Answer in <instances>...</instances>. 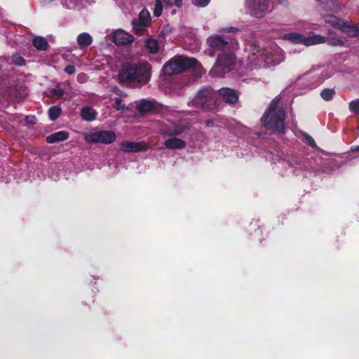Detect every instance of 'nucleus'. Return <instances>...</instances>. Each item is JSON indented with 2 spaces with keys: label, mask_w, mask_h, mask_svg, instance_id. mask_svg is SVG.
Masks as SVG:
<instances>
[{
  "label": "nucleus",
  "mask_w": 359,
  "mask_h": 359,
  "mask_svg": "<svg viewBox=\"0 0 359 359\" xmlns=\"http://www.w3.org/2000/svg\"><path fill=\"white\" fill-rule=\"evenodd\" d=\"M245 49L248 53L247 65L250 69L271 67L284 60V55L280 48L261 49L255 43H249Z\"/></svg>",
  "instance_id": "nucleus-1"
},
{
  "label": "nucleus",
  "mask_w": 359,
  "mask_h": 359,
  "mask_svg": "<svg viewBox=\"0 0 359 359\" xmlns=\"http://www.w3.org/2000/svg\"><path fill=\"white\" fill-rule=\"evenodd\" d=\"M150 72L151 67L148 63L126 65L120 70L118 77L122 83L143 86L149 82Z\"/></svg>",
  "instance_id": "nucleus-2"
},
{
  "label": "nucleus",
  "mask_w": 359,
  "mask_h": 359,
  "mask_svg": "<svg viewBox=\"0 0 359 359\" xmlns=\"http://www.w3.org/2000/svg\"><path fill=\"white\" fill-rule=\"evenodd\" d=\"M279 99H273L267 111L262 116L261 121L266 129L271 130L278 133H284L285 111L282 108H278Z\"/></svg>",
  "instance_id": "nucleus-3"
},
{
  "label": "nucleus",
  "mask_w": 359,
  "mask_h": 359,
  "mask_svg": "<svg viewBox=\"0 0 359 359\" xmlns=\"http://www.w3.org/2000/svg\"><path fill=\"white\" fill-rule=\"evenodd\" d=\"M235 50L229 49L219 54L210 73L212 76H220L231 70L236 65Z\"/></svg>",
  "instance_id": "nucleus-4"
},
{
  "label": "nucleus",
  "mask_w": 359,
  "mask_h": 359,
  "mask_svg": "<svg viewBox=\"0 0 359 359\" xmlns=\"http://www.w3.org/2000/svg\"><path fill=\"white\" fill-rule=\"evenodd\" d=\"M197 65V60L193 57L177 56L165 63L163 72L165 75L179 74L185 69Z\"/></svg>",
  "instance_id": "nucleus-5"
},
{
  "label": "nucleus",
  "mask_w": 359,
  "mask_h": 359,
  "mask_svg": "<svg viewBox=\"0 0 359 359\" xmlns=\"http://www.w3.org/2000/svg\"><path fill=\"white\" fill-rule=\"evenodd\" d=\"M326 24L331 27L339 29L347 36L353 38L359 36V27L353 25L348 20H344L333 15L324 16Z\"/></svg>",
  "instance_id": "nucleus-6"
},
{
  "label": "nucleus",
  "mask_w": 359,
  "mask_h": 359,
  "mask_svg": "<svg viewBox=\"0 0 359 359\" xmlns=\"http://www.w3.org/2000/svg\"><path fill=\"white\" fill-rule=\"evenodd\" d=\"M207 43L210 48L222 53L229 49L237 50L238 43L236 40L229 37H223L219 34H213L207 39Z\"/></svg>",
  "instance_id": "nucleus-7"
},
{
  "label": "nucleus",
  "mask_w": 359,
  "mask_h": 359,
  "mask_svg": "<svg viewBox=\"0 0 359 359\" xmlns=\"http://www.w3.org/2000/svg\"><path fill=\"white\" fill-rule=\"evenodd\" d=\"M280 4H285L286 0H277ZM246 7L256 18L263 17L271 9L269 0H246Z\"/></svg>",
  "instance_id": "nucleus-8"
},
{
  "label": "nucleus",
  "mask_w": 359,
  "mask_h": 359,
  "mask_svg": "<svg viewBox=\"0 0 359 359\" xmlns=\"http://www.w3.org/2000/svg\"><path fill=\"white\" fill-rule=\"evenodd\" d=\"M215 103V93L212 89L199 90L189 105L196 107H210Z\"/></svg>",
  "instance_id": "nucleus-9"
},
{
  "label": "nucleus",
  "mask_w": 359,
  "mask_h": 359,
  "mask_svg": "<svg viewBox=\"0 0 359 359\" xmlns=\"http://www.w3.org/2000/svg\"><path fill=\"white\" fill-rule=\"evenodd\" d=\"M149 146L144 142H134L123 141L120 144V149L123 152H138L147 150Z\"/></svg>",
  "instance_id": "nucleus-10"
},
{
  "label": "nucleus",
  "mask_w": 359,
  "mask_h": 359,
  "mask_svg": "<svg viewBox=\"0 0 359 359\" xmlns=\"http://www.w3.org/2000/svg\"><path fill=\"white\" fill-rule=\"evenodd\" d=\"M133 41V36L122 29H118L113 34V41L116 45H128Z\"/></svg>",
  "instance_id": "nucleus-11"
},
{
  "label": "nucleus",
  "mask_w": 359,
  "mask_h": 359,
  "mask_svg": "<svg viewBox=\"0 0 359 359\" xmlns=\"http://www.w3.org/2000/svg\"><path fill=\"white\" fill-rule=\"evenodd\" d=\"M151 20V15L147 10H142L140 15L138 21L133 23V28L137 32H140L144 27H147Z\"/></svg>",
  "instance_id": "nucleus-12"
},
{
  "label": "nucleus",
  "mask_w": 359,
  "mask_h": 359,
  "mask_svg": "<svg viewBox=\"0 0 359 359\" xmlns=\"http://www.w3.org/2000/svg\"><path fill=\"white\" fill-rule=\"evenodd\" d=\"M155 1L154 15L156 17H159L162 14L163 3L168 6H176L180 7L182 6V0H155Z\"/></svg>",
  "instance_id": "nucleus-13"
},
{
  "label": "nucleus",
  "mask_w": 359,
  "mask_h": 359,
  "mask_svg": "<svg viewBox=\"0 0 359 359\" xmlns=\"http://www.w3.org/2000/svg\"><path fill=\"white\" fill-rule=\"evenodd\" d=\"M219 94L226 103L233 104L238 100V93L234 90L229 88H221L219 90Z\"/></svg>",
  "instance_id": "nucleus-14"
},
{
  "label": "nucleus",
  "mask_w": 359,
  "mask_h": 359,
  "mask_svg": "<svg viewBox=\"0 0 359 359\" xmlns=\"http://www.w3.org/2000/svg\"><path fill=\"white\" fill-rule=\"evenodd\" d=\"M320 7L323 10L331 12H338L340 6L337 0H320Z\"/></svg>",
  "instance_id": "nucleus-15"
},
{
  "label": "nucleus",
  "mask_w": 359,
  "mask_h": 359,
  "mask_svg": "<svg viewBox=\"0 0 359 359\" xmlns=\"http://www.w3.org/2000/svg\"><path fill=\"white\" fill-rule=\"evenodd\" d=\"M116 136H85L86 141L88 142H100L110 144L115 141Z\"/></svg>",
  "instance_id": "nucleus-16"
},
{
  "label": "nucleus",
  "mask_w": 359,
  "mask_h": 359,
  "mask_svg": "<svg viewBox=\"0 0 359 359\" xmlns=\"http://www.w3.org/2000/svg\"><path fill=\"white\" fill-rule=\"evenodd\" d=\"M185 144H186L184 140L177 138L175 136L168 139L165 142V147L171 149L184 148L185 147Z\"/></svg>",
  "instance_id": "nucleus-17"
},
{
  "label": "nucleus",
  "mask_w": 359,
  "mask_h": 359,
  "mask_svg": "<svg viewBox=\"0 0 359 359\" xmlns=\"http://www.w3.org/2000/svg\"><path fill=\"white\" fill-rule=\"evenodd\" d=\"M326 41L325 37L320 34H313L307 37L304 36V45L306 46L324 43Z\"/></svg>",
  "instance_id": "nucleus-18"
},
{
  "label": "nucleus",
  "mask_w": 359,
  "mask_h": 359,
  "mask_svg": "<svg viewBox=\"0 0 359 359\" xmlns=\"http://www.w3.org/2000/svg\"><path fill=\"white\" fill-rule=\"evenodd\" d=\"M283 39L292 43L304 44V36L297 32H290L285 34Z\"/></svg>",
  "instance_id": "nucleus-19"
},
{
  "label": "nucleus",
  "mask_w": 359,
  "mask_h": 359,
  "mask_svg": "<svg viewBox=\"0 0 359 359\" xmlns=\"http://www.w3.org/2000/svg\"><path fill=\"white\" fill-rule=\"evenodd\" d=\"M92 42L93 38L88 33L83 32L77 36V43L82 48L90 46Z\"/></svg>",
  "instance_id": "nucleus-20"
},
{
  "label": "nucleus",
  "mask_w": 359,
  "mask_h": 359,
  "mask_svg": "<svg viewBox=\"0 0 359 359\" xmlns=\"http://www.w3.org/2000/svg\"><path fill=\"white\" fill-rule=\"evenodd\" d=\"M137 108L140 112H149L154 109V104L151 101L144 100L137 104Z\"/></svg>",
  "instance_id": "nucleus-21"
},
{
  "label": "nucleus",
  "mask_w": 359,
  "mask_h": 359,
  "mask_svg": "<svg viewBox=\"0 0 359 359\" xmlns=\"http://www.w3.org/2000/svg\"><path fill=\"white\" fill-rule=\"evenodd\" d=\"M34 46L41 50H45L48 47L47 40L42 36H36L32 41Z\"/></svg>",
  "instance_id": "nucleus-22"
},
{
  "label": "nucleus",
  "mask_w": 359,
  "mask_h": 359,
  "mask_svg": "<svg viewBox=\"0 0 359 359\" xmlns=\"http://www.w3.org/2000/svg\"><path fill=\"white\" fill-rule=\"evenodd\" d=\"M81 117L88 121L95 119L96 116V111L90 107H84L81 111Z\"/></svg>",
  "instance_id": "nucleus-23"
},
{
  "label": "nucleus",
  "mask_w": 359,
  "mask_h": 359,
  "mask_svg": "<svg viewBox=\"0 0 359 359\" xmlns=\"http://www.w3.org/2000/svg\"><path fill=\"white\" fill-rule=\"evenodd\" d=\"M147 49L152 53H156L159 50V45L158 41L154 39H149L145 43Z\"/></svg>",
  "instance_id": "nucleus-24"
},
{
  "label": "nucleus",
  "mask_w": 359,
  "mask_h": 359,
  "mask_svg": "<svg viewBox=\"0 0 359 359\" xmlns=\"http://www.w3.org/2000/svg\"><path fill=\"white\" fill-rule=\"evenodd\" d=\"M335 95V90L333 88H325L320 93L321 97L325 101H330Z\"/></svg>",
  "instance_id": "nucleus-25"
},
{
  "label": "nucleus",
  "mask_w": 359,
  "mask_h": 359,
  "mask_svg": "<svg viewBox=\"0 0 359 359\" xmlns=\"http://www.w3.org/2000/svg\"><path fill=\"white\" fill-rule=\"evenodd\" d=\"M61 113V109L58 107H53L48 111V115L52 121L57 119Z\"/></svg>",
  "instance_id": "nucleus-26"
},
{
  "label": "nucleus",
  "mask_w": 359,
  "mask_h": 359,
  "mask_svg": "<svg viewBox=\"0 0 359 359\" xmlns=\"http://www.w3.org/2000/svg\"><path fill=\"white\" fill-rule=\"evenodd\" d=\"M67 136H47L46 142L49 144H53L55 142H63L66 140Z\"/></svg>",
  "instance_id": "nucleus-27"
},
{
  "label": "nucleus",
  "mask_w": 359,
  "mask_h": 359,
  "mask_svg": "<svg viewBox=\"0 0 359 359\" xmlns=\"http://www.w3.org/2000/svg\"><path fill=\"white\" fill-rule=\"evenodd\" d=\"M11 61L12 63L16 65H23L25 64V60L24 58L20 55L18 53L14 54L11 57Z\"/></svg>",
  "instance_id": "nucleus-28"
},
{
  "label": "nucleus",
  "mask_w": 359,
  "mask_h": 359,
  "mask_svg": "<svg viewBox=\"0 0 359 359\" xmlns=\"http://www.w3.org/2000/svg\"><path fill=\"white\" fill-rule=\"evenodd\" d=\"M348 107L351 111L359 114V98L350 102Z\"/></svg>",
  "instance_id": "nucleus-29"
},
{
  "label": "nucleus",
  "mask_w": 359,
  "mask_h": 359,
  "mask_svg": "<svg viewBox=\"0 0 359 359\" xmlns=\"http://www.w3.org/2000/svg\"><path fill=\"white\" fill-rule=\"evenodd\" d=\"M122 101L120 98H116L114 104V107L118 111H124L127 107L122 104Z\"/></svg>",
  "instance_id": "nucleus-30"
},
{
  "label": "nucleus",
  "mask_w": 359,
  "mask_h": 359,
  "mask_svg": "<svg viewBox=\"0 0 359 359\" xmlns=\"http://www.w3.org/2000/svg\"><path fill=\"white\" fill-rule=\"evenodd\" d=\"M331 76V73L323 74L321 73L320 76H318V80L316 81L315 84H313L311 88H314L318 85H320L325 79L330 77Z\"/></svg>",
  "instance_id": "nucleus-31"
},
{
  "label": "nucleus",
  "mask_w": 359,
  "mask_h": 359,
  "mask_svg": "<svg viewBox=\"0 0 359 359\" xmlns=\"http://www.w3.org/2000/svg\"><path fill=\"white\" fill-rule=\"evenodd\" d=\"M210 1V0H194L193 3L196 6L205 7Z\"/></svg>",
  "instance_id": "nucleus-32"
},
{
  "label": "nucleus",
  "mask_w": 359,
  "mask_h": 359,
  "mask_svg": "<svg viewBox=\"0 0 359 359\" xmlns=\"http://www.w3.org/2000/svg\"><path fill=\"white\" fill-rule=\"evenodd\" d=\"M238 29L235 28V27H225V28H222L221 29L219 32L221 33V34H224V33H236L238 32Z\"/></svg>",
  "instance_id": "nucleus-33"
},
{
  "label": "nucleus",
  "mask_w": 359,
  "mask_h": 359,
  "mask_svg": "<svg viewBox=\"0 0 359 359\" xmlns=\"http://www.w3.org/2000/svg\"><path fill=\"white\" fill-rule=\"evenodd\" d=\"M185 133V131H184L183 128H181L180 127H176L174 132H167V133H164L163 135H179L180 133Z\"/></svg>",
  "instance_id": "nucleus-34"
},
{
  "label": "nucleus",
  "mask_w": 359,
  "mask_h": 359,
  "mask_svg": "<svg viewBox=\"0 0 359 359\" xmlns=\"http://www.w3.org/2000/svg\"><path fill=\"white\" fill-rule=\"evenodd\" d=\"M304 137H305V140H306L307 144H309L312 147H316L315 140H313L312 136H304Z\"/></svg>",
  "instance_id": "nucleus-35"
},
{
  "label": "nucleus",
  "mask_w": 359,
  "mask_h": 359,
  "mask_svg": "<svg viewBox=\"0 0 359 359\" xmlns=\"http://www.w3.org/2000/svg\"><path fill=\"white\" fill-rule=\"evenodd\" d=\"M53 95H57V96H58L60 97L67 98L66 97H65V92H64V90L60 89V88L55 89L53 90Z\"/></svg>",
  "instance_id": "nucleus-36"
},
{
  "label": "nucleus",
  "mask_w": 359,
  "mask_h": 359,
  "mask_svg": "<svg viewBox=\"0 0 359 359\" xmlns=\"http://www.w3.org/2000/svg\"><path fill=\"white\" fill-rule=\"evenodd\" d=\"M25 121L27 123L34 124L36 121V118L34 116L30 115L25 117Z\"/></svg>",
  "instance_id": "nucleus-37"
},
{
  "label": "nucleus",
  "mask_w": 359,
  "mask_h": 359,
  "mask_svg": "<svg viewBox=\"0 0 359 359\" xmlns=\"http://www.w3.org/2000/svg\"><path fill=\"white\" fill-rule=\"evenodd\" d=\"M65 72L68 74H72L75 72V67L73 65H67L65 69Z\"/></svg>",
  "instance_id": "nucleus-38"
},
{
  "label": "nucleus",
  "mask_w": 359,
  "mask_h": 359,
  "mask_svg": "<svg viewBox=\"0 0 359 359\" xmlns=\"http://www.w3.org/2000/svg\"><path fill=\"white\" fill-rule=\"evenodd\" d=\"M329 44L332 46H344V43L341 39H337L332 42H329Z\"/></svg>",
  "instance_id": "nucleus-39"
},
{
  "label": "nucleus",
  "mask_w": 359,
  "mask_h": 359,
  "mask_svg": "<svg viewBox=\"0 0 359 359\" xmlns=\"http://www.w3.org/2000/svg\"><path fill=\"white\" fill-rule=\"evenodd\" d=\"M87 79L86 75L85 74H80L77 76V80L81 82H85Z\"/></svg>",
  "instance_id": "nucleus-40"
},
{
  "label": "nucleus",
  "mask_w": 359,
  "mask_h": 359,
  "mask_svg": "<svg viewBox=\"0 0 359 359\" xmlns=\"http://www.w3.org/2000/svg\"><path fill=\"white\" fill-rule=\"evenodd\" d=\"M53 135H67L65 132L64 131H60V132H57V133H54Z\"/></svg>",
  "instance_id": "nucleus-41"
},
{
  "label": "nucleus",
  "mask_w": 359,
  "mask_h": 359,
  "mask_svg": "<svg viewBox=\"0 0 359 359\" xmlns=\"http://www.w3.org/2000/svg\"><path fill=\"white\" fill-rule=\"evenodd\" d=\"M64 1H65V3L66 4V5H67V6L68 8H73V7H74V6H72L71 5H69V4L67 3V0H64ZM69 1H70V2H71L72 0H69Z\"/></svg>",
  "instance_id": "nucleus-42"
},
{
  "label": "nucleus",
  "mask_w": 359,
  "mask_h": 359,
  "mask_svg": "<svg viewBox=\"0 0 359 359\" xmlns=\"http://www.w3.org/2000/svg\"><path fill=\"white\" fill-rule=\"evenodd\" d=\"M97 135H113L111 132H104V133H98Z\"/></svg>",
  "instance_id": "nucleus-43"
},
{
  "label": "nucleus",
  "mask_w": 359,
  "mask_h": 359,
  "mask_svg": "<svg viewBox=\"0 0 359 359\" xmlns=\"http://www.w3.org/2000/svg\"><path fill=\"white\" fill-rule=\"evenodd\" d=\"M351 149H352V151H359V146L352 148Z\"/></svg>",
  "instance_id": "nucleus-44"
},
{
  "label": "nucleus",
  "mask_w": 359,
  "mask_h": 359,
  "mask_svg": "<svg viewBox=\"0 0 359 359\" xmlns=\"http://www.w3.org/2000/svg\"><path fill=\"white\" fill-rule=\"evenodd\" d=\"M211 123H212V121H207V124H208V125H210Z\"/></svg>",
  "instance_id": "nucleus-45"
}]
</instances>
